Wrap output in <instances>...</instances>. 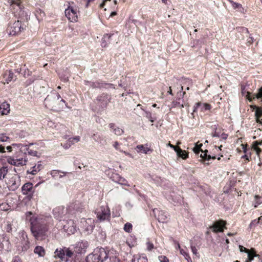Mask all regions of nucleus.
Segmentation results:
<instances>
[{
    "label": "nucleus",
    "instance_id": "obj_11",
    "mask_svg": "<svg viewBox=\"0 0 262 262\" xmlns=\"http://www.w3.org/2000/svg\"><path fill=\"white\" fill-rule=\"evenodd\" d=\"M81 224L82 225V228L84 229L88 234L91 233L93 231L94 225V220L92 219H84L81 221Z\"/></svg>",
    "mask_w": 262,
    "mask_h": 262
},
{
    "label": "nucleus",
    "instance_id": "obj_31",
    "mask_svg": "<svg viewBox=\"0 0 262 262\" xmlns=\"http://www.w3.org/2000/svg\"><path fill=\"white\" fill-rule=\"evenodd\" d=\"M4 76L5 77L7 76V77L6 78V82L7 83H8L9 82L12 81L14 77V74L10 71H9L8 72H6Z\"/></svg>",
    "mask_w": 262,
    "mask_h": 262
},
{
    "label": "nucleus",
    "instance_id": "obj_6",
    "mask_svg": "<svg viewBox=\"0 0 262 262\" xmlns=\"http://www.w3.org/2000/svg\"><path fill=\"white\" fill-rule=\"evenodd\" d=\"M97 218L100 221H104L110 216V211L108 206L106 204L102 205L97 208L96 211Z\"/></svg>",
    "mask_w": 262,
    "mask_h": 262
},
{
    "label": "nucleus",
    "instance_id": "obj_59",
    "mask_svg": "<svg viewBox=\"0 0 262 262\" xmlns=\"http://www.w3.org/2000/svg\"><path fill=\"white\" fill-rule=\"evenodd\" d=\"M260 203H261V202H259V201H257L255 203V204H254V208H256V207L258 206V205H259Z\"/></svg>",
    "mask_w": 262,
    "mask_h": 262
},
{
    "label": "nucleus",
    "instance_id": "obj_37",
    "mask_svg": "<svg viewBox=\"0 0 262 262\" xmlns=\"http://www.w3.org/2000/svg\"><path fill=\"white\" fill-rule=\"evenodd\" d=\"M158 259L160 262H169L168 259L164 255L159 256Z\"/></svg>",
    "mask_w": 262,
    "mask_h": 262
},
{
    "label": "nucleus",
    "instance_id": "obj_35",
    "mask_svg": "<svg viewBox=\"0 0 262 262\" xmlns=\"http://www.w3.org/2000/svg\"><path fill=\"white\" fill-rule=\"evenodd\" d=\"M200 106H201L202 111H208L211 108V105L206 103H201Z\"/></svg>",
    "mask_w": 262,
    "mask_h": 262
},
{
    "label": "nucleus",
    "instance_id": "obj_7",
    "mask_svg": "<svg viewBox=\"0 0 262 262\" xmlns=\"http://www.w3.org/2000/svg\"><path fill=\"white\" fill-rule=\"evenodd\" d=\"M62 225L64 231L68 234H73L77 230L76 226L73 220L63 221Z\"/></svg>",
    "mask_w": 262,
    "mask_h": 262
},
{
    "label": "nucleus",
    "instance_id": "obj_44",
    "mask_svg": "<svg viewBox=\"0 0 262 262\" xmlns=\"http://www.w3.org/2000/svg\"><path fill=\"white\" fill-rule=\"evenodd\" d=\"M118 183L122 185H127L126 181L123 178H120V179L118 180Z\"/></svg>",
    "mask_w": 262,
    "mask_h": 262
},
{
    "label": "nucleus",
    "instance_id": "obj_61",
    "mask_svg": "<svg viewBox=\"0 0 262 262\" xmlns=\"http://www.w3.org/2000/svg\"><path fill=\"white\" fill-rule=\"evenodd\" d=\"M12 262H20L19 260V259L17 257H15L13 260Z\"/></svg>",
    "mask_w": 262,
    "mask_h": 262
},
{
    "label": "nucleus",
    "instance_id": "obj_64",
    "mask_svg": "<svg viewBox=\"0 0 262 262\" xmlns=\"http://www.w3.org/2000/svg\"><path fill=\"white\" fill-rule=\"evenodd\" d=\"M176 248L179 249V250H180V249H182V248H181V246L179 244H177Z\"/></svg>",
    "mask_w": 262,
    "mask_h": 262
},
{
    "label": "nucleus",
    "instance_id": "obj_30",
    "mask_svg": "<svg viewBox=\"0 0 262 262\" xmlns=\"http://www.w3.org/2000/svg\"><path fill=\"white\" fill-rule=\"evenodd\" d=\"M80 140V137L79 136H76L74 137L70 138L68 139L67 144L69 146H71L73 144H74L75 143H77Z\"/></svg>",
    "mask_w": 262,
    "mask_h": 262
},
{
    "label": "nucleus",
    "instance_id": "obj_12",
    "mask_svg": "<svg viewBox=\"0 0 262 262\" xmlns=\"http://www.w3.org/2000/svg\"><path fill=\"white\" fill-rule=\"evenodd\" d=\"M26 217L27 220H29L30 222L32 225L31 230L34 232V230L37 228L38 219L35 215H32V213L31 212L26 213Z\"/></svg>",
    "mask_w": 262,
    "mask_h": 262
},
{
    "label": "nucleus",
    "instance_id": "obj_3",
    "mask_svg": "<svg viewBox=\"0 0 262 262\" xmlns=\"http://www.w3.org/2000/svg\"><path fill=\"white\" fill-rule=\"evenodd\" d=\"M8 3L15 15L23 19H28V12L24 10V7L21 5V0H8Z\"/></svg>",
    "mask_w": 262,
    "mask_h": 262
},
{
    "label": "nucleus",
    "instance_id": "obj_55",
    "mask_svg": "<svg viewBox=\"0 0 262 262\" xmlns=\"http://www.w3.org/2000/svg\"><path fill=\"white\" fill-rule=\"evenodd\" d=\"M13 146H12V144L11 145V146H8L7 147V149L9 151V152H11L12 151V149H13Z\"/></svg>",
    "mask_w": 262,
    "mask_h": 262
},
{
    "label": "nucleus",
    "instance_id": "obj_49",
    "mask_svg": "<svg viewBox=\"0 0 262 262\" xmlns=\"http://www.w3.org/2000/svg\"><path fill=\"white\" fill-rule=\"evenodd\" d=\"M185 259L187 260V262H192V259L189 256V254L188 253L184 256Z\"/></svg>",
    "mask_w": 262,
    "mask_h": 262
},
{
    "label": "nucleus",
    "instance_id": "obj_40",
    "mask_svg": "<svg viewBox=\"0 0 262 262\" xmlns=\"http://www.w3.org/2000/svg\"><path fill=\"white\" fill-rule=\"evenodd\" d=\"M8 139V137L4 134L1 135L0 136V141L2 142H6Z\"/></svg>",
    "mask_w": 262,
    "mask_h": 262
},
{
    "label": "nucleus",
    "instance_id": "obj_13",
    "mask_svg": "<svg viewBox=\"0 0 262 262\" xmlns=\"http://www.w3.org/2000/svg\"><path fill=\"white\" fill-rule=\"evenodd\" d=\"M154 212L159 222L165 223L167 222L168 216L165 212L158 209H154Z\"/></svg>",
    "mask_w": 262,
    "mask_h": 262
},
{
    "label": "nucleus",
    "instance_id": "obj_27",
    "mask_svg": "<svg viewBox=\"0 0 262 262\" xmlns=\"http://www.w3.org/2000/svg\"><path fill=\"white\" fill-rule=\"evenodd\" d=\"M248 255V261H251L254 257L258 256V255L256 254L255 251L254 249L252 248L250 250V251L247 253Z\"/></svg>",
    "mask_w": 262,
    "mask_h": 262
},
{
    "label": "nucleus",
    "instance_id": "obj_46",
    "mask_svg": "<svg viewBox=\"0 0 262 262\" xmlns=\"http://www.w3.org/2000/svg\"><path fill=\"white\" fill-rule=\"evenodd\" d=\"M259 221L257 219V220H254L253 221H252L251 222V223H250V227H252V226H255V225H256L257 224H258L259 223Z\"/></svg>",
    "mask_w": 262,
    "mask_h": 262
},
{
    "label": "nucleus",
    "instance_id": "obj_51",
    "mask_svg": "<svg viewBox=\"0 0 262 262\" xmlns=\"http://www.w3.org/2000/svg\"><path fill=\"white\" fill-rule=\"evenodd\" d=\"M139 258L134 255L132 258V262H139Z\"/></svg>",
    "mask_w": 262,
    "mask_h": 262
},
{
    "label": "nucleus",
    "instance_id": "obj_4",
    "mask_svg": "<svg viewBox=\"0 0 262 262\" xmlns=\"http://www.w3.org/2000/svg\"><path fill=\"white\" fill-rule=\"evenodd\" d=\"M64 14L69 21L76 23L80 16L79 8L75 5H69L64 10Z\"/></svg>",
    "mask_w": 262,
    "mask_h": 262
},
{
    "label": "nucleus",
    "instance_id": "obj_45",
    "mask_svg": "<svg viewBox=\"0 0 262 262\" xmlns=\"http://www.w3.org/2000/svg\"><path fill=\"white\" fill-rule=\"evenodd\" d=\"M191 251H192V252L193 253V254L195 255H197L198 253V250H197L196 247L195 246H191Z\"/></svg>",
    "mask_w": 262,
    "mask_h": 262
},
{
    "label": "nucleus",
    "instance_id": "obj_8",
    "mask_svg": "<svg viewBox=\"0 0 262 262\" xmlns=\"http://www.w3.org/2000/svg\"><path fill=\"white\" fill-rule=\"evenodd\" d=\"M7 161L11 165L19 166L26 165L27 162V159L25 155L19 158H14L9 157L7 158Z\"/></svg>",
    "mask_w": 262,
    "mask_h": 262
},
{
    "label": "nucleus",
    "instance_id": "obj_1",
    "mask_svg": "<svg viewBox=\"0 0 262 262\" xmlns=\"http://www.w3.org/2000/svg\"><path fill=\"white\" fill-rule=\"evenodd\" d=\"M242 93L249 101H252L253 99L256 98L262 102V88L258 90V92L256 94L251 96L250 93L246 90L245 86H244L242 88ZM251 107L256 110L255 115L256 121L262 124V108L257 107L256 106H251Z\"/></svg>",
    "mask_w": 262,
    "mask_h": 262
},
{
    "label": "nucleus",
    "instance_id": "obj_42",
    "mask_svg": "<svg viewBox=\"0 0 262 262\" xmlns=\"http://www.w3.org/2000/svg\"><path fill=\"white\" fill-rule=\"evenodd\" d=\"M0 209L2 210L7 211L9 209V206L7 204H1Z\"/></svg>",
    "mask_w": 262,
    "mask_h": 262
},
{
    "label": "nucleus",
    "instance_id": "obj_9",
    "mask_svg": "<svg viewBox=\"0 0 262 262\" xmlns=\"http://www.w3.org/2000/svg\"><path fill=\"white\" fill-rule=\"evenodd\" d=\"M24 28L21 27V23L19 21H15L9 27V34L10 35H15L19 33Z\"/></svg>",
    "mask_w": 262,
    "mask_h": 262
},
{
    "label": "nucleus",
    "instance_id": "obj_41",
    "mask_svg": "<svg viewBox=\"0 0 262 262\" xmlns=\"http://www.w3.org/2000/svg\"><path fill=\"white\" fill-rule=\"evenodd\" d=\"M146 245H147V249L148 251L151 250L154 247L152 243H151L149 242H148L146 243Z\"/></svg>",
    "mask_w": 262,
    "mask_h": 262
},
{
    "label": "nucleus",
    "instance_id": "obj_19",
    "mask_svg": "<svg viewBox=\"0 0 262 262\" xmlns=\"http://www.w3.org/2000/svg\"><path fill=\"white\" fill-rule=\"evenodd\" d=\"M13 149H15L16 150L18 149L21 152H23L24 155H26V149H28L27 145H24L21 144H12Z\"/></svg>",
    "mask_w": 262,
    "mask_h": 262
},
{
    "label": "nucleus",
    "instance_id": "obj_16",
    "mask_svg": "<svg viewBox=\"0 0 262 262\" xmlns=\"http://www.w3.org/2000/svg\"><path fill=\"white\" fill-rule=\"evenodd\" d=\"M10 111V105L7 102H3L0 105V113L2 115H7Z\"/></svg>",
    "mask_w": 262,
    "mask_h": 262
},
{
    "label": "nucleus",
    "instance_id": "obj_25",
    "mask_svg": "<svg viewBox=\"0 0 262 262\" xmlns=\"http://www.w3.org/2000/svg\"><path fill=\"white\" fill-rule=\"evenodd\" d=\"M32 189V184L27 183L22 187V192L24 194H27Z\"/></svg>",
    "mask_w": 262,
    "mask_h": 262
},
{
    "label": "nucleus",
    "instance_id": "obj_14",
    "mask_svg": "<svg viewBox=\"0 0 262 262\" xmlns=\"http://www.w3.org/2000/svg\"><path fill=\"white\" fill-rule=\"evenodd\" d=\"M136 150L138 153H143L144 154H147L148 152H151L152 151L147 145H138L136 146Z\"/></svg>",
    "mask_w": 262,
    "mask_h": 262
},
{
    "label": "nucleus",
    "instance_id": "obj_32",
    "mask_svg": "<svg viewBox=\"0 0 262 262\" xmlns=\"http://www.w3.org/2000/svg\"><path fill=\"white\" fill-rule=\"evenodd\" d=\"M28 153L29 155L35 156V157H38V152L36 150L30 149L29 146L28 145V149H26V154Z\"/></svg>",
    "mask_w": 262,
    "mask_h": 262
},
{
    "label": "nucleus",
    "instance_id": "obj_29",
    "mask_svg": "<svg viewBox=\"0 0 262 262\" xmlns=\"http://www.w3.org/2000/svg\"><path fill=\"white\" fill-rule=\"evenodd\" d=\"M126 243L130 248L134 247L136 245V239L134 237L130 236L127 239Z\"/></svg>",
    "mask_w": 262,
    "mask_h": 262
},
{
    "label": "nucleus",
    "instance_id": "obj_63",
    "mask_svg": "<svg viewBox=\"0 0 262 262\" xmlns=\"http://www.w3.org/2000/svg\"><path fill=\"white\" fill-rule=\"evenodd\" d=\"M124 153L125 154V155L128 156L131 158H133L132 155L130 154H129V152L124 151Z\"/></svg>",
    "mask_w": 262,
    "mask_h": 262
},
{
    "label": "nucleus",
    "instance_id": "obj_53",
    "mask_svg": "<svg viewBox=\"0 0 262 262\" xmlns=\"http://www.w3.org/2000/svg\"><path fill=\"white\" fill-rule=\"evenodd\" d=\"M111 0H103L102 3L101 4H100V8H103V7L104 6L105 3L107 2V1H111Z\"/></svg>",
    "mask_w": 262,
    "mask_h": 262
},
{
    "label": "nucleus",
    "instance_id": "obj_52",
    "mask_svg": "<svg viewBox=\"0 0 262 262\" xmlns=\"http://www.w3.org/2000/svg\"><path fill=\"white\" fill-rule=\"evenodd\" d=\"M114 147L117 150H119L121 151L119 148V143L117 142H115L113 144Z\"/></svg>",
    "mask_w": 262,
    "mask_h": 262
},
{
    "label": "nucleus",
    "instance_id": "obj_54",
    "mask_svg": "<svg viewBox=\"0 0 262 262\" xmlns=\"http://www.w3.org/2000/svg\"><path fill=\"white\" fill-rule=\"evenodd\" d=\"M228 135L226 134H222L221 136V138L224 140L226 139Z\"/></svg>",
    "mask_w": 262,
    "mask_h": 262
},
{
    "label": "nucleus",
    "instance_id": "obj_23",
    "mask_svg": "<svg viewBox=\"0 0 262 262\" xmlns=\"http://www.w3.org/2000/svg\"><path fill=\"white\" fill-rule=\"evenodd\" d=\"M229 2L231 4L232 7L234 9H236L238 11L240 12L244 13V9L243 8L242 5L241 4L235 3L232 0H229Z\"/></svg>",
    "mask_w": 262,
    "mask_h": 262
},
{
    "label": "nucleus",
    "instance_id": "obj_34",
    "mask_svg": "<svg viewBox=\"0 0 262 262\" xmlns=\"http://www.w3.org/2000/svg\"><path fill=\"white\" fill-rule=\"evenodd\" d=\"M65 260H68V258L72 257L74 255V253L69 249H64Z\"/></svg>",
    "mask_w": 262,
    "mask_h": 262
},
{
    "label": "nucleus",
    "instance_id": "obj_10",
    "mask_svg": "<svg viewBox=\"0 0 262 262\" xmlns=\"http://www.w3.org/2000/svg\"><path fill=\"white\" fill-rule=\"evenodd\" d=\"M226 222L223 220H220L215 222L210 227V228L214 232H223L224 228H225Z\"/></svg>",
    "mask_w": 262,
    "mask_h": 262
},
{
    "label": "nucleus",
    "instance_id": "obj_26",
    "mask_svg": "<svg viewBox=\"0 0 262 262\" xmlns=\"http://www.w3.org/2000/svg\"><path fill=\"white\" fill-rule=\"evenodd\" d=\"M40 164H35L32 167H31L29 170L27 171V172L29 173H31L33 175L36 174L40 170L41 167Z\"/></svg>",
    "mask_w": 262,
    "mask_h": 262
},
{
    "label": "nucleus",
    "instance_id": "obj_5",
    "mask_svg": "<svg viewBox=\"0 0 262 262\" xmlns=\"http://www.w3.org/2000/svg\"><path fill=\"white\" fill-rule=\"evenodd\" d=\"M6 184L9 190L14 191L20 185L19 176L16 171L9 172L6 177Z\"/></svg>",
    "mask_w": 262,
    "mask_h": 262
},
{
    "label": "nucleus",
    "instance_id": "obj_60",
    "mask_svg": "<svg viewBox=\"0 0 262 262\" xmlns=\"http://www.w3.org/2000/svg\"><path fill=\"white\" fill-rule=\"evenodd\" d=\"M117 15V12L116 11L112 12L110 14V17H113Z\"/></svg>",
    "mask_w": 262,
    "mask_h": 262
},
{
    "label": "nucleus",
    "instance_id": "obj_58",
    "mask_svg": "<svg viewBox=\"0 0 262 262\" xmlns=\"http://www.w3.org/2000/svg\"><path fill=\"white\" fill-rule=\"evenodd\" d=\"M60 98H61L60 95L59 94L57 93V94H56V96H55V97L54 98V99L59 100V99H60Z\"/></svg>",
    "mask_w": 262,
    "mask_h": 262
},
{
    "label": "nucleus",
    "instance_id": "obj_57",
    "mask_svg": "<svg viewBox=\"0 0 262 262\" xmlns=\"http://www.w3.org/2000/svg\"><path fill=\"white\" fill-rule=\"evenodd\" d=\"M146 117L148 118H151V113L150 112H146Z\"/></svg>",
    "mask_w": 262,
    "mask_h": 262
},
{
    "label": "nucleus",
    "instance_id": "obj_50",
    "mask_svg": "<svg viewBox=\"0 0 262 262\" xmlns=\"http://www.w3.org/2000/svg\"><path fill=\"white\" fill-rule=\"evenodd\" d=\"M201 104V102H198L195 104V105L193 107V112H195L196 111L197 108L199 106H200Z\"/></svg>",
    "mask_w": 262,
    "mask_h": 262
},
{
    "label": "nucleus",
    "instance_id": "obj_20",
    "mask_svg": "<svg viewBox=\"0 0 262 262\" xmlns=\"http://www.w3.org/2000/svg\"><path fill=\"white\" fill-rule=\"evenodd\" d=\"M175 151L176 152L177 156L183 159H186L188 157V153L185 150H182L179 147Z\"/></svg>",
    "mask_w": 262,
    "mask_h": 262
},
{
    "label": "nucleus",
    "instance_id": "obj_48",
    "mask_svg": "<svg viewBox=\"0 0 262 262\" xmlns=\"http://www.w3.org/2000/svg\"><path fill=\"white\" fill-rule=\"evenodd\" d=\"M180 254H182L184 257L186 254H187L188 253V252L186 250H184L183 249H180Z\"/></svg>",
    "mask_w": 262,
    "mask_h": 262
},
{
    "label": "nucleus",
    "instance_id": "obj_24",
    "mask_svg": "<svg viewBox=\"0 0 262 262\" xmlns=\"http://www.w3.org/2000/svg\"><path fill=\"white\" fill-rule=\"evenodd\" d=\"M34 252L40 257H43L46 254L44 248L41 246H36L34 249Z\"/></svg>",
    "mask_w": 262,
    "mask_h": 262
},
{
    "label": "nucleus",
    "instance_id": "obj_15",
    "mask_svg": "<svg viewBox=\"0 0 262 262\" xmlns=\"http://www.w3.org/2000/svg\"><path fill=\"white\" fill-rule=\"evenodd\" d=\"M259 146H262V139L260 141H254L251 144L252 149L256 152L257 155H259L261 151V148L259 147Z\"/></svg>",
    "mask_w": 262,
    "mask_h": 262
},
{
    "label": "nucleus",
    "instance_id": "obj_22",
    "mask_svg": "<svg viewBox=\"0 0 262 262\" xmlns=\"http://www.w3.org/2000/svg\"><path fill=\"white\" fill-rule=\"evenodd\" d=\"M55 257H58L61 260L65 259L64 249H57L55 252Z\"/></svg>",
    "mask_w": 262,
    "mask_h": 262
},
{
    "label": "nucleus",
    "instance_id": "obj_39",
    "mask_svg": "<svg viewBox=\"0 0 262 262\" xmlns=\"http://www.w3.org/2000/svg\"><path fill=\"white\" fill-rule=\"evenodd\" d=\"M239 249L240 252H245L246 253H248V252L250 251V250H248L247 248H246L244 247L241 246V245L239 246Z\"/></svg>",
    "mask_w": 262,
    "mask_h": 262
},
{
    "label": "nucleus",
    "instance_id": "obj_2",
    "mask_svg": "<svg viewBox=\"0 0 262 262\" xmlns=\"http://www.w3.org/2000/svg\"><path fill=\"white\" fill-rule=\"evenodd\" d=\"M112 251L104 248H96L86 258V262H103L109 256Z\"/></svg>",
    "mask_w": 262,
    "mask_h": 262
},
{
    "label": "nucleus",
    "instance_id": "obj_43",
    "mask_svg": "<svg viewBox=\"0 0 262 262\" xmlns=\"http://www.w3.org/2000/svg\"><path fill=\"white\" fill-rule=\"evenodd\" d=\"M253 42V38L251 36L249 37L247 40V45L250 46Z\"/></svg>",
    "mask_w": 262,
    "mask_h": 262
},
{
    "label": "nucleus",
    "instance_id": "obj_21",
    "mask_svg": "<svg viewBox=\"0 0 262 262\" xmlns=\"http://www.w3.org/2000/svg\"><path fill=\"white\" fill-rule=\"evenodd\" d=\"M109 126L117 136H120L123 133V130L122 128L116 126L114 124L111 123L109 125Z\"/></svg>",
    "mask_w": 262,
    "mask_h": 262
},
{
    "label": "nucleus",
    "instance_id": "obj_28",
    "mask_svg": "<svg viewBox=\"0 0 262 262\" xmlns=\"http://www.w3.org/2000/svg\"><path fill=\"white\" fill-rule=\"evenodd\" d=\"M8 168L7 167L3 166L0 168V180H3L4 178H6L8 174Z\"/></svg>",
    "mask_w": 262,
    "mask_h": 262
},
{
    "label": "nucleus",
    "instance_id": "obj_36",
    "mask_svg": "<svg viewBox=\"0 0 262 262\" xmlns=\"http://www.w3.org/2000/svg\"><path fill=\"white\" fill-rule=\"evenodd\" d=\"M124 230L127 232H130L132 230V225L129 223H126L124 226Z\"/></svg>",
    "mask_w": 262,
    "mask_h": 262
},
{
    "label": "nucleus",
    "instance_id": "obj_33",
    "mask_svg": "<svg viewBox=\"0 0 262 262\" xmlns=\"http://www.w3.org/2000/svg\"><path fill=\"white\" fill-rule=\"evenodd\" d=\"M207 152H208V151L207 150H205L204 151L201 150V154L200 155V157L201 158H202L203 159H205V160H209L210 159H215V157H211L210 156H208L207 155Z\"/></svg>",
    "mask_w": 262,
    "mask_h": 262
},
{
    "label": "nucleus",
    "instance_id": "obj_17",
    "mask_svg": "<svg viewBox=\"0 0 262 262\" xmlns=\"http://www.w3.org/2000/svg\"><path fill=\"white\" fill-rule=\"evenodd\" d=\"M68 173L58 170H53L51 171V175L55 179H60L66 176Z\"/></svg>",
    "mask_w": 262,
    "mask_h": 262
},
{
    "label": "nucleus",
    "instance_id": "obj_62",
    "mask_svg": "<svg viewBox=\"0 0 262 262\" xmlns=\"http://www.w3.org/2000/svg\"><path fill=\"white\" fill-rule=\"evenodd\" d=\"M38 11L39 12L41 16H45V14L44 12H43L41 10H39Z\"/></svg>",
    "mask_w": 262,
    "mask_h": 262
},
{
    "label": "nucleus",
    "instance_id": "obj_47",
    "mask_svg": "<svg viewBox=\"0 0 262 262\" xmlns=\"http://www.w3.org/2000/svg\"><path fill=\"white\" fill-rule=\"evenodd\" d=\"M167 146H169L170 147V148H172L174 149V151H176L177 148L179 147L178 146H174L172 144H171L170 142H169L167 144Z\"/></svg>",
    "mask_w": 262,
    "mask_h": 262
},
{
    "label": "nucleus",
    "instance_id": "obj_38",
    "mask_svg": "<svg viewBox=\"0 0 262 262\" xmlns=\"http://www.w3.org/2000/svg\"><path fill=\"white\" fill-rule=\"evenodd\" d=\"M202 146V144H200L199 145H196L195 147L193 148V151L196 154L199 153L200 151H201L202 150H201V147Z\"/></svg>",
    "mask_w": 262,
    "mask_h": 262
},
{
    "label": "nucleus",
    "instance_id": "obj_18",
    "mask_svg": "<svg viewBox=\"0 0 262 262\" xmlns=\"http://www.w3.org/2000/svg\"><path fill=\"white\" fill-rule=\"evenodd\" d=\"M66 211L63 206H59L53 210V212L56 217H59L64 214Z\"/></svg>",
    "mask_w": 262,
    "mask_h": 262
},
{
    "label": "nucleus",
    "instance_id": "obj_56",
    "mask_svg": "<svg viewBox=\"0 0 262 262\" xmlns=\"http://www.w3.org/2000/svg\"><path fill=\"white\" fill-rule=\"evenodd\" d=\"M5 152V147L2 145L0 146V152L4 153Z\"/></svg>",
    "mask_w": 262,
    "mask_h": 262
}]
</instances>
